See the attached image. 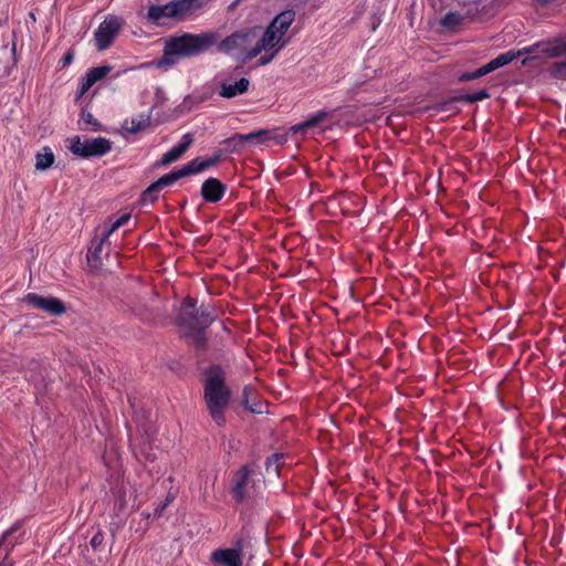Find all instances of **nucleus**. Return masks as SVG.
Wrapping results in <instances>:
<instances>
[{"label": "nucleus", "instance_id": "obj_1", "mask_svg": "<svg viewBox=\"0 0 566 566\" xmlns=\"http://www.w3.org/2000/svg\"><path fill=\"white\" fill-rule=\"evenodd\" d=\"M216 319V311L210 305L196 306L195 300L186 297L180 305L177 315V324L186 337L197 349H205L207 339L205 335L208 328Z\"/></svg>", "mask_w": 566, "mask_h": 566}, {"label": "nucleus", "instance_id": "obj_2", "mask_svg": "<svg viewBox=\"0 0 566 566\" xmlns=\"http://www.w3.org/2000/svg\"><path fill=\"white\" fill-rule=\"evenodd\" d=\"M219 40L216 31L201 33H182L169 38L164 48L163 64L172 65L180 57H193L210 51Z\"/></svg>", "mask_w": 566, "mask_h": 566}, {"label": "nucleus", "instance_id": "obj_3", "mask_svg": "<svg viewBox=\"0 0 566 566\" xmlns=\"http://www.w3.org/2000/svg\"><path fill=\"white\" fill-rule=\"evenodd\" d=\"M261 27H247L237 30L214 45L217 51L232 56L239 61L248 62L256 56H266V50L262 46Z\"/></svg>", "mask_w": 566, "mask_h": 566}, {"label": "nucleus", "instance_id": "obj_4", "mask_svg": "<svg viewBox=\"0 0 566 566\" xmlns=\"http://www.w3.org/2000/svg\"><path fill=\"white\" fill-rule=\"evenodd\" d=\"M203 398L213 422L219 427L224 426V413L230 405L231 390L226 385V374L220 366H211L206 371Z\"/></svg>", "mask_w": 566, "mask_h": 566}, {"label": "nucleus", "instance_id": "obj_5", "mask_svg": "<svg viewBox=\"0 0 566 566\" xmlns=\"http://www.w3.org/2000/svg\"><path fill=\"white\" fill-rule=\"evenodd\" d=\"M295 15L294 10H285L277 14L264 31H261L262 46L266 50V56L260 57V65L271 63L277 53L290 43V36L286 33L294 22Z\"/></svg>", "mask_w": 566, "mask_h": 566}, {"label": "nucleus", "instance_id": "obj_6", "mask_svg": "<svg viewBox=\"0 0 566 566\" xmlns=\"http://www.w3.org/2000/svg\"><path fill=\"white\" fill-rule=\"evenodd\" d=\"M221 160V154H214L213 156L202 159V158H195L184 165L181 168L174 170L169 174H166L161 176L158 180L149 185L144 192L142 193V200L144 202H154L157 200L159 192L171 185H174L176 181H178L180 178L200 174L205 170H207L210 167L216 166Z\"/></svg>", "mask_w": 566, "mask_h": 566}, {"label": "nucleus", "instance_id": "obj_7", "mask_svg": "<svg viewBox=\"0 0 566 566\" xmlns=\"http://www.w3.org/2000/svg\"><path fill=\"white\" fill-rule=\"evenodd\" d=\"M66 147L81 158L102 157L112 150V142L105 137L82 139L75 135L66 139Z\"/></svg>", "mask_w": 566, "mask_h": 566}, {"label": "nucleus", "instance_id": "obj_8", "mask_svg": "<svg viewBox=\"0 0 566 566\" xmlns=\"http://www.w3.org/2000/svg\"><path fill=\"white\" fill-rule=\"evenodd\" d=\"M130 219L129 213L120 216L108 228L104 229L99 238H95L87 252V262L92 269H99L102 265L101 253L105 243L108 242L109 237L120 227L126 224Z\"/></svg>", "mask_w": 566, "mask_h": 566}, {"label": "nucleus", "instance_id": "obj_9", "mask_svg": "<svg viewBox=\"0 0 566 566\" xmlns=\"http://www.w3.org/2000/svg\"><path fill=\"white\" fill-rule=\"evenodd\" d=\"M122 27V20L116 15H108L96 29L94 36L99 51L106 50Z\"/></svg>", "mask_w": 566, "mask_h": 566}, {"label": "nucleus", "instance_id": "obj_10", "mask_svg": "<svg viewBox=\"0 0 566 566\" xmlns=\"http://www.w3.org/2000/svg\"><path fill=\"white\" fill-rule=\"evenodd\" d=\"M518 55H520V52H515L512 50L501 53L495 59L491 60L489 63L479 67L474 72L463 73L462 75H460L459 80L461 82H469V81L475 80L478 77L484 76L500 67H503V66L510 64Z\"/></svg>", "mask_w": 566, "mask_h": 566}, {"label": "nucleus", "instance_id": "obj_11", "mask_svg": "<svg viewBox=\"0 0 566 566\" xmlns=\"http://www.w3.org/2000/svg\"><path fill=\"white\" fill-rule=\"evenodd\" d=\"M24 302L34 308L44 311L54 316H60L65 313L64 303L56 297H44L35 293H29L24 296Z\"/></svg>", "mask_w": 566, "mask_h": 566}, {"label": "nucleus", "instance_id": "obj_12", "mask_svg": "<svg viewBox=\"0 0 566 566\" xmlns=\"http://www.w3.org/2000/svg\"><path fill=\"white\" fill-rule=\"evenodd\" d=\"M23 542L24 531L19 523H15L0 538V555H4V558L8 559L13 548Z\"/></svg>", "mask_w": 566, "mask_h": 566}, {"label": "nucleus", "instance_id": "obj_13", "mask_svg": "<svg viewBox=\"0 0 566 566\" xmlns=\"http://www.w3.org/2000/svg\"><path fill=\"white\" fill-rule=\"evenodd\" d=\"M211 560L222 566H242V543L238 541L233 548L216 549L211 554Z\"/></svg>", "mask_w": 566, "mask_h": 566}, {"label": "nucleus", "instance_id": "obj_14", "mask_svg": "<svg viewBox=\"0 0 566 566\" xmlns=\"http://www.w3.org/2000/svg\"><path fill=\"white\" fill-rule=\"evenodd\" d=\"M226 189L219 179L210 177L201 186V196L205 201L216 203L223 198Z\"/></svg>", "mask_w": 566, "mask_h": 566}, {"label": "nucleus", "instance_id": "obj_15", "mask_svg": "<svg viewBox=\"0 0 566 566\" xmlns=\"http://www.w3.org/2000/svg\"><path fill=\"white\" fill-rule=\"evenodd\" d=\"M193 143V136L190 133H187L182 136L181 143L174 146L170 150L165 153L159 160V165L167 166L180 159L182 155L188 150V148Z\"/></svg>", "mask_w": 566, "mask_h": 566}, {"label": "nucleus", "instance_id": "obj_16", "mask_svg": "<svg viewBox=\"0 0 566 566\" xmlns=\"http://www.w3.org/2000/svg\"><path fill=\"white\" fill-rule=\"evenodd\" d=\"M251 473L252 470L248 465H243L237 472L232 486V495L237 502H242L245 499Z\"/></svg>", "mask_w": 566, "mask_h": 566}, {"label": "nucleus", "instance_id": "obj_17", "mask_svg": "<svg viewBox=\"0 0 566 566\" xmlns=\"http://www.w3.org/2000/svg\"><path fill=\"white\" fill-rule=\"evenodd\" d=\"M109 72L111 67L107 65L90 69L81 80L78 86L80 95H84L96 82L103 80Z\"/></svg>", "mask_w": 566, "mask_h": 566}, {"label": "nucleus", "instance_id": "obj_18", "mask_svg": "<svg viewBox=\"0 0 566 566\" xmlns=\"http://www.w3.org/2000/svg\"><path fill=\"white\" fill-rule=\"evenodd\" d=\"M250 81L247 77H241L234 83H221L219 95L223 98H233L248 92Z\"/></svg>", "mask_w": 566, "mask_h": 566}, {"label": "nucleus", "instance_id": "obj_19", "mask_svg": "<svg viewBox=\"0 0 566 566\" xmlns=\"http://www.w3.org/2000/svg\"><path fill=\"white\" fill-rule=\"evenodd\" d=\"M272 138L273 134L270 129H259L249 134H235L232 138L229 139V142H233L235 145L241 146L245 142L263 144Z\"/></svg>", "mask_w": 566, "mask_h": 566}, {"label": "nucleus", "instance_id": "obj_20", "mask_svg": "<svg viewBox=\"0 0 566 566\" xmlns=\"http://www.w3.org/2000/svg\"><path fill=\"white\" fill-rule=\"evenodd\" d=\"M151 113H142L132 118L125 119L123 128L130 133L137 134L146 129L150 125Z\"/></svg>", "mask_w": 566, "mask_h": 566}, {"label": "nucleus", "instance_id": "obj_21", "mask_svg": "<svg viewBox=\"0 0 566 566\" xmlns=\"http://www.w3.org/2000/svg\"><path fill=\"white\" fill-rule=\"evenodd\" d=\"M196 3L197 0H171L169 2L171 15L174 19H184L196 10Z\"/></svg>", "mask_w": 566, "mask_h": 566}, {"label": "nucleus", "instance_id": "obj_22", "mask_svg": "<svg viewBox=\"0 0 566 566\" xmlns=\"http://www.w3.org/2000/svg\"><path fill=\"white\" fill-rule=\"evenodd\" d=\"M165 19H174L170 12L169 3L164 6L153 4L148 8L147 20L150 23L160 25L164 23Z\"/></svg>", "mask_w": 566, "mask_h": 566}, {"label": "nucleus", "instance_id": "obj_23", "mask_svg": "<svg viewBox=\"0 0 566 566\" xmlns=\"http://www.w3.org/2000/svg\"><path fill=\"white\" fill-rule=\"evenodd\" d=\"M326 117H327V112L318 111L316 114L308 117L306 120H304L300 124L293 125L291 127V130L294 134H297V133L305 134L306 129L315 127L316 125L322 123L324 119H326Z\"/></svg>", "mask_w": 566, "mask_h": 566}, {"label": "nucleus", "instance_id": "obj_24", "mask_svg": "<svg viewBox=\"0 0 566 566\" xmlns=\"http://www.w3.org/2000/svg\"><path fill=\"white\" fill-rule=\"evenodd\" d=\"M54 163V154L50 147H43L42 151L35 155V168L38 170H46Z\"/></svg>", "mask_w": 566, "mask_h": 566}, {"label": "nucleus", "instance_id": "obj_25", "mask_svg": "<svg viewBox=\"0 0 566 566\" xmlns=\"http://www.w3.org/2000/svg\"><path fill=\"white\" fill-rule=\"evenodd\" d=\"M283 463V454L281 453H274L270 458H268L265 462V469L269 473L279 474L280 473V467Z\"/></svg>", "mask_w": 566, "mask_h": 566}, {"label": "nucleus", "instance_id": "obj_26", "mask_svg": "<svg viewBox=\"0 0 566 566\" xmlns=\"http://www.w3.org/2000/svg\"><path fill=\"white\" fill-rule=\"evenodd\" d=\"M548 72L554 78L566 81V60L553 63Z\"/></svg>", "mask_w": 566, "mask_h": 566}, {"label": "nucleus", "instance_id": "obj_27", "mask_svg": "<svg viewBox=\"0 0 566 566\" xmlns=\"http://www.w3.org/2000/svg\"><path fill=\"white\" fill-rule=\"evenodd\" d=\"M489 97V93L485 90L478 91L472 94H465L461 95L457 98V101L467 102V103H474L478 101H483Z\"/></svg>", "mask_w": 566, "mask_h": 566}, {"label": "nucleus", "instance_id": "obj_28", "mask_svg": "<svg viewBox=\"0 0 566 566\" xmlns=\"http://www.w3.org/2000/svg\"><path fill=\"white\" fill-rule=\"evenodd\" d=\"M462 21V17L458 12H448L441 20V24L446 28H454Z\"/></svg>", "mask_w": 566, "mask_h": 566}, {"label": "nucleus", "instance_id": "obj_29", "mask_svg": "<svg viewBox=\"0 0 566 566\" xmlns=\"http://www.w3.org/2000/svg\"><path fill=\"white\" fill-rule=\"evenodd\" d=\"M104 539H105L104 532L102 530H97L90 541V545L93 548V551H95V552L101 551L103 548Z\"/></svg>", "mask_w": 566, "mask_h": 566}, {"label": "nucleus", "instance_id": "obj_30", "mask_svg": "<svg viewBox=\"0 0 566 566\" xmlns=\"http://www.w3.org/2000/svg\"><path fill=\"white\" fill-rule=\"evenodd\" d=\"M81 118L85 124L91 125L92 129L95 132H97L102 128L101 123L93 116V114H91L88 112L82 113Z\"/></svg>", "mask_w": 566, "mask_h": 566}, {"label": "nucleus", "instance_id": "obj_31", "mask_svg": "<svg viewBox=\"0 0 566 566\" xmlns=\"http://www.w3.org/2000/svg\"><path fill=\"white\" fill-rule=\"evenodd\" d=\"M254 394V389L251 386H247L243 389V403L247 409H249L251 412H261L260 409L254 407L253 405L249 403L250 395Z\"/></svg>", "mask_w": 566, "mask_h": 566}, {"label": "nucleus", "instance_id": "obj_32", "mask_svg": "<svg viewBox=\"0 0 566 566\" xmlns=\"http://www.w3.org/2000/svg\"><path fill=\"white\" fill-rule=\"evenodd\" d=\"M74 59L73 52L69 51L61 60L62 67H65L72 63Z\"/></svg>", "mask_w": 566, "mask_h": 566}, {"label": "nucleus", "instance_id": "obj_33", "mask_svg": "<svg viewBox=\"0 0 566 566\" xmlns=\"http://www.w3.org/2000/svg\"><path fill=\"white\" fill-rule=\"evenodd\" d=\"M543 52L548 55V56H555V55H558L559 52L557 51L556 48H552V45H548L546 46Z\"/></svg>", "mask_w": 566, "mask_h": 566}, {"label": "nucleus", "instance_id": "obj_34", "mask_svg": "<svg viewBox=\"0 0 566 566\" xmlns=\"http://www.w3.org/2000/svg\"><path fill=\"white\" fill-rule=\"evenodd\" d=\"M166 507H167V503H163V504L158 505L155 509L154 516L156 518L160 517L163 515V512L166 510Z\"/></svg>", "mask_w": 566, "mask_h": 566}, {"label": "nucleus", "instance_id": "obj_35", "mask_svg": "<svg viewBox=\"0 0 566 566\" xmlns=\"http://www.w3.org/2000/svg\"><path fill=\"white\" fill-rule=\"evenodd\" d=\"M0 558L2 559L0 562V566H13V560H11L9 557L8 559L4 558V555H0Z\"/></svg>", "mask_w": 566, "mask_h": 566}, {"label": "nucleus", "instance_id": "obj_36", "mask_svg": "<svg viewBox=\"0 0 566 566\" xmlns=\"http://www.w3.org/2000/svg\"><path fill=\"white\" fill-rule=\"evenodd\" d=\"M172 501H174V496L171 494H168L164 503H167V506H168Z\"/></svg>", "mask_w": 566, "mask_h": 566}, {"label": "nucleus", "instance_id": "obj_37", "mask_svg": "<svg viewBox=\"0 0 566 566\" xmlns=\"http://www.w3.org/2000/svg\"><path fill=\"white\" fill-rule=\"evenodd\" d=\"M536 2L541 3V4H548L549 2H552L553 0H535Z\"/></svg>", "mask_w": 566, "mask_h": 566}, {"label": "nucleus", "instance_id": "obj_38", "mask_svg": "<svg viewBox=\"0 0 566 566\" xmlns=\"http://www.w3.org/2000/svg\"><path fill=\"white\" fill-rule=\"evenodd\" d=\"M145 458H146V460H148V461H153V460L155 459V457H154L153 454H150V453H147V454L145 455Z\"/></svg>", "mask_w": 566, "mask_h": 566}, {"label": "nucleus", "instance_id": "obj_39", "mask_svg": "<svg viewBox=\"0 0 566 566\" xmlns=\"http://www.w3.org/2000/svg\"><path fill=\"white\" fill-rule=\"evenodd\" d=\"M193 97L192 96H187L184 101L185 104H188L190 102H192Z\"/></svg>", "mask_w": 566, "mask_h": 566}]
</instances>
